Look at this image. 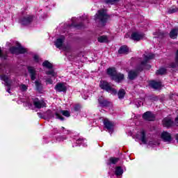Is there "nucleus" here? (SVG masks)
Wrapping results in <instances>:
<instances>
[{"mask_svg": "<svg viewBox=\"0 0 178 178\" xmlns=\"http://www.w3.org/2000/svg\"><path fill=\"white\" fill-rule=\"evenodd\" d=\"M31 103L30 102H27V106H31Z\"/></svg>", "mask_w": 178, "mask_h": 178, "instance_id": "obj_45", "label": "nucleus"}, {"mask_svg": "<svg viewBox=\"0 0 178 178\" xmlns=\"http://www.w3.org/2000/svg\"><path fill=\"white\" fill-rule=\"evenodd\" d=\"M124 94H126V92L124 91V90H123V89L120 90L118 92L119 99H122V98L124 97Z\"/></svg>", "mask_w": 178, "mask_h": 178, "instance_id": "obj_30", "label": "nucleus"}, {"mask_svg": "<svg viewBox=\"0 0 178 178\" xmlns=\"http://www.w3.org/2000/svg\"><path fill=\"white\" fill-rule=\"evenodd\" d=\"M139 70H140V71L143 70V68H140Z\"/></svg>", "mask_w": 178, "mask_h": 178, "instance_id": "obj_46", "label": "nucleus"}, {"mask_svg": "<svg viewBox=\"0 0 178 178\" xmlns=\"http://www.w3.org/2000/svg\"><path fill=\"white\" fill-rule=\"evenodd\" d=\"M62 129H63H63H65V127H62Z\"/></svg>", "mask_w": 178, "mask_h": 178, "instance_id": "obj_50", "label": "nucleus"}, {"mask_svg": "<svg viewBox=\"0 0 178 178\" xmlns=\"http://www.w3.org/2000/svg\"><path fill=\"white\" fill-rule=\"evenodd\" d=\"M177 8H171V9H170V10H169V13H175V12H177Z\"/></svg>", "mask_w": 178, "mask_h": 178, "instance_id": "obj_42", "label": "nucleus"}, {"mask_svg": "<svg viewBox=\"0 0 178 178\" xmlns=\"http://www.w3.org/2000/svg\"><path fill=\"white\" fill-rule=\"evenodd\" d=\"M154 56L152 54L145 56V60L142 61L140 63L141 67H144L145 69H151V66L147 64V62H148V60H149L150 59H153Z\"/></svg>", "mask_w": 178, "mask_h": 178, "instance_id": "obj_6", "label": "nucleus"}, {"mask_svg": "<svg viewBox=\"0 0 178 178\" xmlns=\"http://www.w3.org/2000/svg\"><path fill=\"white\" fill-rule=\"evenodd\" d=\"M80 105H75L74 106V111H75V112H79V111H80Z\"/></svg>", "mask_w": 178, "mask_h": 178, "instance_id": "obj_40", "label": "nucleus"}, {"mask_svg": "<svg viewBox=\"0 0 178 178\" xmlns=\"http://www.w3.org/2000/svg\"><path fill=\"white\" fill-rule=\"evenodd\" d=\"M46 83L47 84H53L54 81H52V79H51L50 78H48L46 79Z\"/></svg>", "mask_w": 178, "mask_h": 178, "instance_id": "obj_41", "label": "nucleus"}, {"mask_svg": "<svg viewBox=\"0 0 178 178\" xmlns=\"http://www.w3.org/2000/svg\"><path fill=\"white\" fill-rule=\"evenodd\" d=\"M83 145V147H87V140L86 139L79 138L76 140V145H73V147H77V145Z\"/></svg>", "mask_w": 178, "mask_h": 178, "instance_id": "obj_20", "label": "nucleus"}, {"mask_svg": "<svg viewBox=\"0 0 178 178\" xmlns=\"http://www.w3.org/2000/svg\"><path fill=\"white\" fill-rule=\"evenodd\" d=\"M17 44V47H12L10 48V52H11V54H25V52H26V49L23 48L18 43Z\"/></svg>", "mask_w": 178, "mask_h": 178, "instance_id": "obj_5", "label": "nucleus"}, {"mask_svg": "<svg viewBox=\"0 0 178 178\" xmlns=\"http://www.w3.org/2000/svg\"><path fill=\"white\" fill-rule=\"evenodd\" d=\"M42 66L47 67V69H52V64L49 61L46 60L42 63Z\"/></svg>", "mask_w": 178, "mask_h": 178, "instance_id": "obj_29", "label": "nucleus"}, {"mask_svg": "<svg viewBox=\"0 0 178 178\" xmlns=\"http://www.w3.org/2000/svg\"><path fill=\"white\" fill-rule=\"evenodd\" d=\"M175 122L176 126H178V115H177V117L175 118Z\"/></svg>", "mask_w": 178, "mask_h": 178, "instance_id": "obj_43", "label": "nucleus"}, {"mask_svg": "<svg viewBox=\"0 0 178 178\" xmlns=\"http://www.w3.org/2000/svg\"><path fill=\"white\" fill-rule=\"evenodd\" d=\"M117 1L118 0H106V3H108V5H113V3Z\"/></svg>", "mask_w": 178, "mask_h": 178, "instance_id": "obj_36", "label": "nucleus"}, {"mask_svg": "<svg viewBox=\"0 0 178 178\" xmlns=\"http://www.w3.org/2000/svg\"><path fill=\"white\" fill-rule=\"evenodd\" d=\"M98 101L101 106H108L109 105V102H108L107 100H105V99H104V97H99Z\"/></svg>", "mask_w": 178, "mask_h": 178, "instance_id": "obj_23", "label": "nucleus"}, {"mask_svg": "<svg viewBox=\"0 0 178 178\" xmlns=\"http://www.w3.org/2000/svg\"><path fill=\"white\" fill-rule=\"evenodd\" d=\"M173 121L169 117L163 120V126H164V127H170V126H173Z\"/></svg>", "mask_w": 178, "mask_h": 178, "instance_id": "obj_17", "label": "nucleus"}, {"mask_svg": "<svg viewBox=\"0 0 178 178\" xmlns=\"http://www.w3.org/2000/svg\"><path fill=\"white\" fill-rule=\"evenodd\" d=\"M177 35H178V29H174L171 30V31L170 32V37L172 40H175V38H177Z\"/></svg>", "mask_w": 178, "mask_h": 178, "instance_id": "obj_21", "label": "nucleus"}, {"mask_svg": "<svg viewBox=\"0 0 178 178\" xmlns=\"http://www.w3.org/2000/svg\"><path fill=\"white\" fill-rule=\"evenodd\" d=\"M150 86L152 88H154L155 90H158L162 87V83L161 82H156L152 81L150 82Z\"/></svg>", "mask_w": 178, "mask_h": 178, "instance_id": "obj_18", "label": "nucleus"}, {"mask_svg": "<svg viewBox=\"0 0 178 178\" xmlns=\"http://www.w3.org/2000/svg\"><path fill=\"white\" fill-rule=\"evenodd\" d=\"M107 74L111 76L112 79L115 80L116 83H120V81L124 79V75H123V74H118L115 68H108L107 70Z\"/></svg>", "mask_w": 178, "mask_h": 178, "instance_id": "obj_2", "label": "nucleus"}, {"mask_svg": "<svg viewBox=\"0 0 178 178\" xmlns=\"http://www.w3.org/2000/svg\"><path fill=\"white\" fill-rule=\"evenodd\" d=\"M65 42V36H60L58 38L55 42V45L56 48H59V49H62V47H63V42Z\"/></svg>", "mask_w": 178, "mask_h": 178, "instance_id": "obj_15", "label": "nucleus"}, {"mask_svg": "<svg viewBox=\"0 0 178 178\" xmlns=\"http://www.w3.org/2000/svg\"><path fill=\"white\" fill-rule=\"evenodd\" d=\"M136 137L137 138L140 140V141H142L143 144H148V145H149L150 147H156V145H159V144L158 143V142H155L153 140H150L149 141V143H147V138H145V131H144V130H142L140 132H139L136 135Z\"/></svg>", "mask_w": 178, "mask_h": 178, "instance_id": "obj_3", "label": "nucleus"}, {"mask_svg": "<svg viewBox=\"0 0 178 178\" xmlns=\"http://www.w3.org/2000/svg\"><path fill=\"white\" fill-rule=\"evenodd\" d=\"M135 105L137 106V108H140V106H141V105H143L142 102H138V101H136L135 102Z\"/></svg>", "mask_w": 178, "mask_h": 178, "instance_id": "obj_39", "label": "nucleus"}, {"mask_svg": "<svg viewBox=\"0 0 178 178\" xmlns=\"http://www.w3.org/2000/svg\"><path fill=\"white\" fill-rule=\"evenodd\" d=\"M118 162H119V158L111 157L109 159L107 165H115Z\"/></svg>", "mask_w": 178, "mask_h": 178, "instance_id": "obj_24", "label": "nucleus"}, {"mask_svg": "<svg viewBox=\"0 0 178 178\" xmlns=\"http://www.w3.org/2000/svg\"><path fill=\"white\" fill-rule=\"evenodd\" d=\"M171 67H178V50L176 54L175 63L171 64Z\"/></svg>", "mask_w": 178, "mask_h": 178, "instance_id": "obj_31", "label": "nucleus"}, {"mask_svg": "<svg viewBox=\"0 0 178 178\" xmlns=\"http://www.w3.org/2000/svg\"><path fill=\"white\" fill-rule=\"evenodd\" d=\"M159 37H161V35H159Z\"/></svg>", "mask_w": 178, "mask_h": 178, "instance_id": "obj_51", "label": "nucleus"}, {"mask_svg": "<svg viewBox=\"0 0 178 178\" xmlns=\"http://www.w3.org/2000/svg\"><path fill=\"white\" fill-rule=\"evenodd\" d=\"M56 119H59L60 120H63V117H62L59 113H56L55 114Z\"/></svg>", "mask_w": 178, "mask_h": 178, "instance_id": "obj_37", "label": "nucleus"}, {"mask_svg": "<svg viewBox=\"0 0 178 178\" xmlns=\"http://www.w3.org/2000/svg\"><path fill=\"white\" fill-rule=\"evenodd\" d=\"M31 22H33V17L26 16L22 18L19 21V23H21L22 26H29Z\"/></svg>", "mask_w": 178, "mask_h": 178, "instance_id": "obj_12", "label": "nucleus"}, {"mask_svg": "<svg viewBox=\"0 0 178 178\" xmlns=\"http://www.w3.org/2000/svg\"><path fill=\"white\" fill-rule=\"evenodd\" d=\"M1 80L4 81L6 86H7V92L10 94V86H12V81L6 75H1Z\"/></svg>", "mask_w": 178, "mask_h": 178, "instance_id": "obj_8", "label": "nucleus"}, {"mask_svg": "<svg viewBox=\"0 0 178 178\" xmlns=\"http://www.w3.org/2000/svg\"><path fill=\"white\" fill-rule=\"evenodd\" d=\"M0 58H1V59H7L8 56L6 55H3V53H2V49L0 47Z\"/></svg>", "mask_w": 178, "mask_h": 178, "instance_id": "obj_35", "label": "nucleus"}, {"mask_svg": "<svg viewBox=\"0 0 178 178\" xmlns=\"http://www.w3.org/2000/svg\"><path fill=\"white\" fill-rule=\"evenodd\" d=\"M35 85L38 91H41L42 90V84L41 82L36 81Z\"/></svg>", "mask_w": 178, "mask_h": 178, "instance_id": "obj_27", "label": "nucleus"}, {"mask_svg": "<svg viewBox=\"0 0 178 178\" xmlns=\"http://www.w3.org/2000/svg\"><path fill=\"white\" fill-rule=\"evenodd\" d=\"M33 104L35 108H37L38 109H41V108L47 107V103H45V102H44L43 100L38 99V98L33 99Z\"/></svg>", "mask_w": 178, "mask_h": 178, "instance_id": "obj_7", "label": "nucleus"}, {"mask_svg": "<svg viewBox=\"0 0 178 178\" xmlns=\"http://www.w3.org/2000/svg\"><path fill=\"white\" fill-rule=\"evenodd\" d=\"M161 139L164 143H168L169 144L172 143V134L168 131H163L161 133Z\"/></svg>", "mask_w": 178, "mask_h": 178, "instance_id": "obj_9", "label": "nucleus"}, {"mask_svg": "<svg viewBox=\"0 0 178 178\" xmlns=\"http://www.w3.org/2000/svg\"><path fill=\"white\" fill-rule=\"evenodd\" d=\"M99 87L102 88V90H105L107 92H110L111 94H116V90H115L111 85L105 81H101L99 83Z\"/></svg>", "mask_w": 178, "mask_h": 178, "instance_id": "obj_4", "label": "nucleus"}, {"mask_svg": "<svg viewBox=\"0 0 178 178\" xmlns=\"http://www.w3.org/2000/svg\"><path fill=\"white\" fill-rule=\"evenodd\" d=\"M46 74H47V76H51V77H56V76H58V74L55 72L54 70H49V71H47Z\"/></svg>", "mask_w": 178, "mask_h": 178, "instance_id": "obj_26", "label": "nucleus"}, {"mask_svg": "<svg viewBox=\"0 0 178 178\" xmlns=\"http://www.w3.org/2000/svg\"><path fill=\"white\" fill-rule=\"evenodd\" d=\"M108 14H106V11L104 10H100L97 12V13L95 16V20L97 23H101L102 26H104L108 20Z\"/></svg>", "mask_w": 178, "mask_h": 178, "instance_id": "obj_1", "label": "nucleus"}, {"mask_svg": "<svg viewBox=\"0 0 178 178\" xmlns=\"http://www.w3.org/2000/svg\"><path fill=\"white\" fill-rule=\"evenodd\" d=\"M104 124L106 129L108 130V132L111 133V134H112V133H113V123L109 121V120L105 119L104 120Z\"/></svg>", "mask_w": 178, "mask_h": 178, "instance_id": "obj_11", "label": "nucleus"}, {"mask_svg": "<svg viewBox=\"0 0 178 178\" xmlns=\"http://www.w3.org/2000/svg\"><path fill=\"white\" fill-rule=\"evenodd\" d=\"M47 112H48V113H51V111H48Z\"/></svg>", "mask_w": 178, "mask_h": 178, "instance_id": "obj_49", "label": "nucleus"}, {"mask_svg": "<svg viewBox=\"0 0 178 178\" xmlns=\"http://www.w3.org/2000/svg\"><path fill=\"white\" fill-rule=\"evenodd\" d=\"M129 47L124 45L122 46L118 50V54H123V55H126L129 54Z\"/></svg>", "mask_w": 178, "mask_h": 178, "instance_id": "obj_19", "label": "nucleus"}, {"mask_svg": "<svg viewBox=\"0 0 178 178\" xmlns=\"http://www.w3.org/2000/svg\"><path fill=\"white\" fill-rule=\"evenodd\" d=\"M115 175L117 176H122L123 175V169L120 166L115 168Z\"/></svg>", "mask_w": 178, "mask_h": 178, "instance_id": "obj_25", "label": "nucleus"}, {"mask_svg": "<svg viewBox=\"0 0 178 178\" xmlns=\"http://www.w3.org/2000/svg\"><path fill=\"white\" fill-rule=\"evenodd\" d=\"M27 86L24 84H22L19 86V90H21V91H27Z\"/></svg>", "mask_w": 178, "mask_h": 178, "instance_id": "obj_33", "label": "nucleus"}, {"mask_svg": "<svg viewBox=\"0 0 178 178\" xmlns=\"http://www.w3.org/2000/svg\"><path fill=\"white\" fill-rule=\"evenodd\" d=\"M137 76H138V71L131 70L129 72V79L130 80H134Z\"/></svg>", "mask_w": 178, "mask_h": 178, "instance_id": "obj_22", "label": "nucleus"}, {"mask_svg": "<svg viewBox=\"0 0 178 178\" xmlns=\"http://www.w3.org/2000/svg\"><path fill=\"white\" fill-rule=\"evenodd\" d=\"M161 37H163V33H161Z\"/></svg>", "mask_w": 178, "mask_h": 178, "instance_id": "obj_47", "label": "nucleus"}, {"mask_svg": "<svg viewBox=\"0 0 178 178\" xmlns=\"http://www.w3.org/2000/svg\"><path fill=\"white\" fill-rule=\"evenodd\" d=\"M28 72L31 76V80H35V77L37 76V72L35 69L33 67H28Z\"/></svg>", "mask_w": 178, "mask_h": 178, "instance_id": "obj_16", "label": "nucleus"}, {"mask_svg": "<svg viewBox=\"0 0 178 178\" xmlns=\"http://www.w3.org/2000/svg\"><path fill=\"white\" fill-rule=\"evenodd\" d=\"M156 74H165L166 73V69L165 68H160L159 70L156 71Z\"/></svg>", "mask_w": 178, "mask_h": 178, "instance_id": "obj_32", "label": "nucleus"}, {"mask_svg": "<svg viewBox=\"0 0 178 178\" xmlns=\"http://www.w3.org/2000/svg\"><path fill=\"white\" fill-rule=\"evenodd\" d=\"M33 60L36 63H38V62H40V57L37 55H35L33 56Z\"/></svg>", "mask_w": 178, "mask_h": 178, "instance_id": "obj_38", "label": "nucleus"}, {"mask_svg": "<svg viewBox=\"0 0 178 178\" xmlns=\"http://www.w3.org/2000/svg\"><path fill=\"white\" fill-rule=\"evenodd\" d=\"M54 90L57 91L58 92H66V90H67V88L66 87V85L63 83H58L56 85Z\"/></svg>", "mask_w": 178, "mask_h": 178, "instance_id": "obj_10", "label": "nucleus"}, {"mask_svg": "<svg viewBox=\"0 0 178 178\" xmlns=\"http://www.w3.org/2000/svg\"><path fill=\"white\" fill-rule=\"evenodd\" d=\"M143 118L145 119V120H147L148 122H152L155 119L154 114L149 111L145 113L143 115Z\"/></svg>", "mask_w": 178, "mask_h": 178, "instance_id": "obj_13", "label": "nucleus"}, {"mask_svg": "<svg viewBox=\"0 0 178 178\" xmlns=\"http://www.w3.org/2000/svg\"><path fill=\"white\" fill-rule=\"evenodd\" d=\"M125 37H126V38H127V37H128V35H125Z\"/></svg>", "mask_w": 178, "mask_h": 178, "instance_id": "obj_48", "label": "nucleus"}, {"mask_svg": "<svg viewBox=\"0 0 178 178\" xmlns=\"http://www.w3.org/2000/svg\"><path fill=\"white\" fill-rule=\"evenodd\" d=\"M175 139L177 140V143H178V134L175 135Z\"/></svg>", "mask_w": 178, "mask_h": 178, "instance_id": "obj_44", "label": "nucleus"}, {"mask_svg": "<svg viewBox=\"0 0 178 178\" xmlns=\"http://www.w3.org/2000/svg\"><path fill=\"white\" fill-rule=\"evenodd\" d=\"M60 113L63 115V116H66L67 118H69L70 116V113L67 111H61Z\"/></svg>", "mask_w": 178, "mask_h": 178, "instance_id": "obj_34", "label": "nucleus"}, {"mask_svg": "<svg viewBox=\"0 0 178 178\" xmlns=\"http://www.w3.org/2000/svg\"><path fill=\"white\" fill-rule=\"evenodd\" d=\"M143 38H144V34L143 33L135 32L131 34V40H134V41H140Z\"/></svg>", "mask_w": 178, "mask_h": 178, "instance_id": "obj_14", "label": "nucleus"}, {"mask_svg": "<svg viewBox=\"0 0 178 178\" xmlns=\"http://www.w3.org/2000/svg\"><path fill=\"white\" fill-rule=\"evenodd\" d=\"M99 42H108V37L102 35L98 38Z\"/></svg>", "mask_w": 178, "mask_h": 178, "instance_id": "obj_28", "label": "nucleus"}]
</instances>
